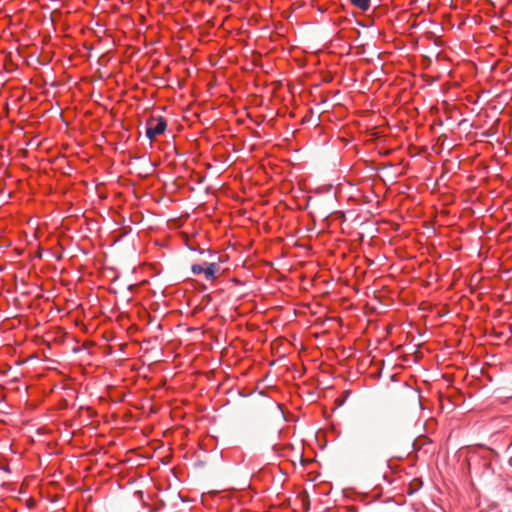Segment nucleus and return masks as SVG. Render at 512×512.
<instances>
[{
    "label": "nucleus",
    "mask_w": 512,
    "mask_h": 512,
    "mask_svg": "<svg viewBox=\"0 0 512 512\" xmlns=\"http://www.w3.org/2000/svg\"><path fill=\"white\" fill-rule=\"evenodd\" d=\"M166 127L167 123L163 117L152 118L146 124V136L153 140L156 136L163 134Z\"/></svg>",
    "instance_id": "nucleus-1"
},
{
    "label": "nucleus",
    "mask_w": 512,
    "mask_h": 512,
    "mask_svg": "<svg viewBox=\"0 0 512 512\" xmlns=\"http://www.w3.org/2000/svg\"><path fill=\"white\" fill-rule=\"evenodd\" d=\"M219 270V265L216 263H208L206 267H204L203 274L206 280H213L215 278L216 272Z\"/></svg>",
    "instance_id": "nucleus-2"
},
{
    "label": "nucleus",
    "mask_w": 512,
    "mask_h": 512,
    "mask_svg": "<svg viewBox=\"0 0 512 512\" xmlns=\"http://www.w3.org/2000/svg\"><path fill=\"white\" fill-rule=\"evenodd\" d=\"M350 1L355 7L359 8L363 11L368 10L370 7V0H350Z\"/></svg>",
    "instance_id": "nucleus-3"
},
{
    "label": "nucleus",
    "mask_w": 512,
    "mask_h": 512,
    "mask_svg": "<svg viewBox=\"0 0 512 512\" xmlns=\"http://www.w3.org/2000/svg\"><path fill=\"white\" fill-rule=\"evenodd\" d=\"M191 270H192L193 274L198 275V274L203 273L204 267L199 264H194V265H192Z\"/></svg>",
    "instance_id": "nucleus-4"
}]
</instances>
